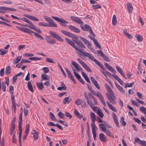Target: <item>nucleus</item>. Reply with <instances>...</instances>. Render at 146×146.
<instances>
[{"label":"nucleus","instance_id":"obj_1","mask_svg":"<svg viewBox=\"0 0 146 146\" xmlns=\"http://www.w3.org/2000/svg\"><path fill=\"white\" fill-rule=\"evenodd\" d=\"M65 39L69 44L72 46L76 50H77V51L76 52L79 55V56L82 59H84L81 56H85L87 57L90 54L85 50L83 51V50H81L78 49L75 43L70 40L68 38H66Z\"/></svg>","mask_w":146,"mask_h":146},{"label":"nucleus","instance_id":"obj_2","mask_svg":"<svg viewBox=\"0 0 146 146\" xmlns=\"http://www.w3.org/2000/svg\"><path fill=\"white\" fill-rule=\"evenodd\" d=\"M87 57L92 61L94 62L98 65L102 69V70H100V71L105 76V77H107V76L106 75V73L107 71L104 68V66L97 60H96L94 57L91 54H90Z\"/></svg>","mask_w":146,"mask_h":146},{"label":"nucleus","instance_id":"obj_3","mask_svg":"<svg viewBox=\"0 0 146 146\" xmlns=\"http://www.w3.org/2000/svg\"><path fill=\"white\" fill-rule=\"evenodd\" d=\"M43 18L45 21L48 23V25L50 27H57V26L55 22L52 20V19L50 17L44 15L43 16Z\"/></svg>","mask_w":146,"mask_h":146},{"label":"nucleus","instance_id":"obj_4","mask_svg":"<svg viewBox=\"0 0 146 146\" xmlns=\"http://www.w3.org/2000/svg\"><path fill=\"white\" fill-rule=\"evenodd\" d=\"M51 17L55 21L60 23V24L64 27H66L68 22L63 19L57 17L52 16Z\"/></svg>","mask_w":146,"mask_h":146},{"label":"nucleus","instance_id":"obj_5","mask_svg":"<svg viewBox=\"0 0 146 146\" xmlns=\"http://www.w3.org/2000/svg\"><path fill=\"white\" fill-rule=\"evenodd\" d=\"M93 94L95 96H97L100 99L101 102L104 106H106V105L105 102L104 101L102 94L98 92H93Z\"/></svg>","mask_w":146,"mask_h":146},{"label":"nucleus","instance_id":"obj_6","mask_svg":"<svg viewBox=\"0 0 146 146\" xmlns=\"http://www.w3.org/2000/svg\"><path fill=\"white\" fill-rule=\"evenodd\" d=\"M49 33L54 38L62 42H63V40L62 38L58 35L55 32L50 31Z\"/></svg>","mask_w":146,"mask_h":146},{"label":"nucleus","instance_id":"obj_7","mask_svg":"<svg viewBox=\"0 0 146 146\" xmlns=\"http://www.w3.org/2000/svg\"><path fill=\"white\" fill-rule=\"evenodd\" d=\"M61 31L64 35L76 39L78 38V37L76 35L66 31L62 30Z\"/></svg>","mask_w":146,"mask_h":146},{"label":"nucleus","instance_id":"obj_8","mask_svg":"<svg viewBox=\"0 0 146 146\" xmlns=\"http://www.w3.org/2000/svg\"><path fill=\"white\" fill-rule=\"evenodd\" d=\"M45 38L47 42L50 44H53L56 42L55 39L52 38L50 36H46Z\"/></svg>","mask_w":146,"mask_h":146},{"label":"nucleus","instance_id":"obj_9","mask_svg":"<svg viewBox=\"0 0 146 146\" xmlns=\"http://www.w3.org/2000/svg\"><path fill=\"white\" fill-rule=\"evenodd\" d=\"M107 96L109 100L111 103L113 104H115L116 102L115 100L116 99V97L114 94L111 95L107 94Z\"/></svg>","mask_w":146,"mask_h":146},{"label":"nucleus","instance_id":"obj_10","mask_svg":"<svg viewBox=\"0 0 146 146\" xmlns=\"http://www.w3.org/2000/svg\"><path fill=\"white\" fill-rule=\"evenodd\" d=\"M99 128L100 130H102V128H106L107 127L109 128H110V125L106 122L105 121L103 122L102 123L98 125Z\"/></svg>","mask_w":146,"mask_h":146},{"label":"nucleus","instance_id":"obj_11","mask_svg":"<svg viewBox=\"0 0 146 146\" xmlns=\"http://www.w3.org/2000/svg\"><path fill=\"white\" fill-rule=\"evenodd\" d=\"M16 28L18 30L23 31L24 32L29 33H33L32 31L27 28L22 27H19L16 26Z\"/></svg>","mask_w":146,"mask_h":146},{"label":"nucleus","instance_id":"obj_12","mask_svg":"<svg viewBox=\"0 0 146 146\" xmlns=\"http://www.w3.org/2000/svg\"><path fill=\"white\" fill-rule=\"evenodd\" d=\"M65 70L67 74L68 77L70 78L71 80L73 81V82L74 83H76V82L75 79L74 78L72 74H71L70 71L69 70L66 68H65Z\"/></svg>","mask_w":146,"mask_h":146},{"label":"nucleus","instance_id":"obj_13","mask_svg":"<svg viewBox=\"0 0 146 146\" xmlns=\"http://www.w3.org/2000/svg\"><path fill=\"white\" fill-rule=\"evenodd\" d=\"M72 64L75 67L78 72L80 71H82L83 70L82 68L76 62L72 61L71 62Z\"/></svg>","mask_w":146,"mask_h":146},{"label":"nucleus","instance_id":"obj_14","mask_svg":"<svg viewBox=\"0 0 146 146\" xmlns=\"http://www.w3.org/2000/svg\"><path fill=\"white\" fill-rule=\"evenodd\" d=\"M80 38L84 42V44L86 45L87 46L88 48L91 47V43L87 40L82 36H80Z\"/></svg>","mask_w":146,"mask_h":146},{"label":"nucleus","instance_id":"obj_15","mask_svg":"<svg viewBox=\"0 0 146 146\" xmlns=\"http://www.w3.org/2000/svg\"><path fill=\"white\" fill-rule=\"evenodd\" d=\"M135 142L140 144L142 146H146V142L145 141L141 140L139 138L135 139Z\"/></svg>","mask_w":146,"mask_h":146},{"label":"nucleus","instance_id":"obj_16","mask_svg":"<svg viewBox=\"0 0 146 146\" xmlns=\"http://www.w3.org/2000/svg\"><path fill=\"white\" fill-rule=\"evenodd\" d=\"M6 88L5 83L3 81L1 83V79H0V91L2 90L3 92H5Z\"/></svg>","mask_w":146,"mask_h":146},{"label":"nucleus","instance_id":"obj_17","mask_svg":"<svg viewBox=\"0 0 146 146\" xmlns=\"http://www.w3.org/2000/svg\"><path fill=\"white\" fill-rule=\"evenodd\" d=\"M68 27L72 31L78 33L80 32V31L79 29L73 26L70 25L68 26Z\"/></svg>","mask_w":146,"mask_h":146},{"label":"nucleus","instance_id":"obj_18","mask_svg":"<svg viewBox=\"0 0 146 146\" xmlns=\"http://www.w3.org/2000/svg\"><path fill=\"white\" fill-rule=\"evenodd\" d=\"M116 68L117 71L119 73L123 76V77L125 79H127V78L126 77L125 74L124 73L123 70L119 66H116Z\"/></svg>","mask_w":146,"mask_h":146},{"label":"nucleus","instance_id":"obj_19","mask_svg":"<svg viewBox=\"0 0 146 146\" xmlns=\"http://www.w3.org/2000/svg\"><path fill=\"white\" fill-rule=\"evenodd\" d=\"M24 16L28 19L32 21H39V20L37 18L33 16H32L29 15H24Z\"/></svg>","mask_w":146,"mask_h":146},{"label":"nucleus","instance_id":"obj_20","mask_svg":"<svg viewBox=\"0 0 146 146\" xmlns=\"http://www.w3.org/2000/svg\"><path fill=\"white\" fill-rule=\"evenodd\" d=\"M85 98L87 100L88 104L90 107H92V105L94 104L92 102V100L90 98H89L86 95V93L85 92L84 93Z\"/></svg>","mask_w":146,"mask_h":146},{"label":"nucleus","instance_id":"obj_21","mask_svg":"<svg viewBox=\"0 0 146 146\" xmlns=\"http://www.w3.org/2000/svg\"><path fill=\"white\" fill-rule=\"evenodd\" d=\"M112 115L113 120L115 122V123L116 124L117 127L119 128V125L117 116L114 113H112Z\"/></svg>","mask_w":146,"mask_h":146},{"label":"nucleus","instance_id":"obj_22","mask_svg":"<svg viewBox=\"0 0 146 146\" xmlns=\"http://www.w3.org/2000/svg\"><path fill=\"white\" fill-rule=\"evenodd\" d=\"M74 41L76 44L77 45H78L82 48H85L86 46L85 45L79 40H74Z\"/></svg>","mask_w":146,"mask_h":146},{"label":"nucleus","instance_id":"obj_23","mask_svg":"<svg viewBox=\"0 0 146 146\" xmlns=\"http://www.w3.org/2000/svg\"><path fill=\"white\" fill-rule=\"evenodd\" d=\"M106 103L107 105L111 110L113 111H114V112H117V110L116 108L114 106L110 104L109 102L107 101Z\"/></svg>","mask_w":146,"mask_h":146},{"label":"nucleus","instance_id":"obj_24","mask_svg":"<svg viewBox=\"0 0 146 146\" xmlns=\"http://www.w3.org/2000/svg\"><path fill=\"white\" fill-rule=\"evenodd\" d=\"M28 24H25L23 25V26L27 27L31 29H35V25L32 23L30 21H29V23H28Z\"/></svg>","mask_w":146,"mask_h":146},{"label":"nucleus","instance_id":"obj_25","mask_svg":"<svg viewBox=\"0 0 146 146\" xmlns=\"http://www.w3.org/2000/svg\"><path fill=\"white\" fill-rule=\"evenodd\" d=\"M115 85L118 90L124 94H125V91L123 88L120 86L117 83L115 82Z\"/></svg>","mask_w":146,"mask_h":146},{"label":"nucleus","instance_id":"obj_26","mask_svg":"<svg viewBox=\"0 0 146 146\" xmlns=\"http://www.w3.org/2000/svg\"><path fill=\"white\" fill-rule=\"evenodd\" d=\"M70 19L73 21L79 24H80L82 22V21L80 19L76 17L73 16H71L70 17Z\"/></svg>","mask_w":146,"mask_h":146},{"label":"nucleus","instance_id":"obj_27","mask_svg":"<svg viewBox=\"0 0 146 146\" xmlns=\"http://www.w3.org/2000/svg\"><path fill=\"white\" fill-rule=\"evenodd\" d=\"M102 129V130L105 132L108 135L113 138V136L111 134V133L109 130L108 129H107L106 128H103Z\"/></svg>","mask_w":146,"mask_h":146},{"label":"nucleus","instance_id":"obj_28","mask_svg":"<svg viewBox=\"0 0 146 146\" xmlns=\"http://www.w3.org/2000/svg\"><path fill=\"white\" fill-rule=\"evenodd\" d=\"M31 133L33 135V137L34 139H37L38 138V132L35 130H33L32 132Z\"/></svg>","mask_w":146,"mask_h":146},{"label":"nucleus","instance_id":"obj_29","mask_svg":"<svg viewBox=\"0 0 146 146\" xmlns=\"http://www.w3.org/2000/svg\"><path fill=\"white\" fill-rule=\"evenodd\" d=\"M104 65L110 71L114 73H115L116 72L115 70L108 63H105Z\"/></svg>","mask_w":146,"mask_h":146},{"label":"nucleus","instance_id":"obj_30","mask_svg":"<svg viewBox=\"0 0 146 146\" xmlns=\"http://www.w3.org/2000/svg\"><path fill=\"white\" fill-rule=\"evenodd\" d=\"M91 127L92 133H96V130L97 129V127L94 122L91 123Z\"/></svg>","mask_w":146,"mask_h":146},{"label":"nucleus","instance_id":"obj_31","mask_svg":"<svg viewBox=\"0 0 146 146\" xmlns=\"http://www.w3.org/2000/svg\"><path fill=\"white\" fill-rule=\"evenodd\" d=\"M99 137L100 140L104 142L106 141V138L105 135L103 133H100L99 135Z\"/></svg>","mask_w":146,"mask_h":146},{"label":"nucleus","instance_id":"obj_32","mask_svg":"<svg viewBox=\"0 0 146 146\" xmlns=\"http://www.w3.org/2000/svg\"><path fill=\"white\" fill-rule=\"evenodd\" d=\"M126 5L129 12L130 13H131L133 10V7L131 4L129 3H128Z\"/></svg>","mask_w":146,"mask_h":146},{"label":"nucleus","instance_id":"obj_33","mask_svg":"<svg viewBox=\"0 0 146 146\" xmlns=\"http://www.w3.org/2000/svg\"><path fill=\"white\" fill-rule=\"evenodd\" d=\"M74 113L76 116L78 118H82L83 117L82 115L76 109H74Z\"/></svg>","mask_w":146,"mask_h":146},{"label":"nucleus","instance_id":"obj_34","mask_svg":"<svg viewBox=\"0 0 146 146\" xmlns=\"http://www.w3.org/2000/svg\"><path fill=\"white\" fill-rule=\"evenodd\" d=\"M90 117L92 122H94L96 119V116L95 114L93 112H91L90 113Z\"/></svg>","mask_w":146,"mask_h":146},{"label":"nucleus","instance_id":"obj_35","mask_svg":"<svg viewBox=\"0 0 146 146\" xmlns=\"http://www.w3.org/2000/svg\"><path fill=\"white\" fill-rule=\"evenodd\" d=\"M42 79L41 80V81H42L43 80H49L50 77L48 76L45 74H43L41 75Z\"/></svg>","mask_w":146,"mask_h":146},{"label":"nucleus","instance_id":"obj_36","mask_svg":"<svg viewBox=\"0 0 146 146\" xmlns=\"http://www.w3.org/2000/svg\"><path fill=\"white\" fill-rule=\"evenodd\" d=\"M123 34L126 36L129 39H131L132 38V36L128 33L126 30H123Z\"/></svg>","mask_w":146,"mask_h":146},{"label":"nucleus","instance_id":"obj_37","mask_svg":"<svg viewBox=\"0 0 146 146\" xmlns=\"http://www.w3.org/2000/svg\"><path fill=\"white\" fill-rule=\"evenodd\" d=\"M32 32H33V33H30V34L34 33V34L35 35V36L37 38H39L41 40H44V38L42 37L40 35L38 34L37 33H36L33 32V31H32Z\"/></svg>","mask_w":146,"mask_h":146},{"label":"nucleus","instance_id":"obj_38","mask_svg":"<svg viewBox=\"0 0 146 146\" xmlns=\"http://www.w3.org/2000/svg\"><path fill=\"white\" fill-rule=\"evenodd\" d=\"M58 116L61 119L64 120L65 119V115L61 111H59L57 113Z\"/></svg>","mask_w":146,"mask_h":146},{"label":"nucleus","instance_id":"obj_39","mask_svg":"<svg viewBox=\"0 0 146 146\" xmlns=\"http://www.w3.org/2000/svg\"><path fill=\"white\" fill-rule=\"evenodd\" d=\"M37 86L39 90H42L43 88V85L42 82H37Z\"/></svg>","mask_w":146,"mask_h":146},{"label":"nucleus","instance_id":"obj_40","mask_svg":"<svg viewBox=\"0 0 146 146\" xmlns=\"http://www.w3.org/2000/svg\"><path fill=\"white\" fill-rule=\"evenodd\" d=\"M27 86L29 90L32 92H33L32 85L30 81H29L27 83Z\"/></svg>","mask_w":146,"mask_h":146},{"label":"nucleus","instance_id":"obj_41","mask_svg":"<svg viewBox=\"0 0 146 146\" xmlns=\"http://www.w3.org/2000/svg\"><path fill=\"white\" fill-rule=\"evenodd\" d=\"M117 23V21L116 19V16L115 15L113 16L112 19V24L113 26L116 25Z\"/></svg>","mask_w":146,"mask_h":146},{"label":"nucleus","instance_id":"obj_42","mask_svg":"<svg viewBox=\"0 0 146 146\" xmlns=\"http://www.w3.org/2000/svg\"><path fill=\"white\" fill-rule=\"evenodd\" d=\"M21 56H18L16 59L13 60V63L14 64L17 63L21 60Z\"/></svg>","mask_w":146,"mask_h":146},{"label":"nucleus","instance_id":"obj_43","mask_svg":"<svg viewBox=\"0 0 146 146\" xmlns=\"http://www.w3.org/2000/svg\"><path fill=\"white\" fill-rule=\"evenodd\" d=\"M82 29L84 31H88L91 29L90 27L87 25H85L84 26L82 27Z\"/></svg>","mask_w":146,"mask_h":146},{"label":"nucleus","instance_id":"obj_44","mask_svg":"<svg viewBox=\"0 0 146 146\" xmlns=\"http://www.w3.org/2000/svg\"><path fill=\"white\" fill-rule=\"evenodd\" d=\"M96 113L100 118L102 117L104 115V114L101 110L99 109H98L96 111Z\"/></svg>","mask_w":146,"mask_h":146},{"label":"nucleus","instance_id":"obj_45","mask_svg":"<svg viewBox=\"0 0 146 146\" xmlns=\"http://www.w3.org/2000/svg\"><path fill=\"white\" fill-rule=\"evenodd\" d=\"M49 116L50 119L53 121H57L55 117L54 114L52 112H50L49 113Z\"/></svg>","mask_w":146,"mask_h":146},{"label":"nucleus","instance_id":"obj_46","mask_svg":"<svg viewBox=\"0 0 146 146\" xmlns=\"http://www.w3.org/2000/svg\"><path fill=\"white\" fill-rule=\"evenodd\" d=\"M135 36L137 40L139 42H142L143 40V37L142 36L139 35H135Z\"/></svg>","mask_w":146,"mask_h":146},{"label":"nucleus","instance_id":"obj_47","mask_svg":"<svg viewBox=\"0 0 146 146\" xmlns=\"http://www.w3.org/2000/svg\"><path fill=\"white\" fill-rule=\"evenodd\" d=\"M69 96L64 98L63 101L64 104H66V103L68 104L70 102V101L69 100Z\"/></svg>","mask_w":146,"mask_h":146},{"label":"nucleus","instance_id":"obj_48","mask_svg":"<svg viewBox=\"0 0 146 146\" xmlns=\"http://www.w3.org/2000/svg\"><path fill=\"white\" fill-rule=\"evenodd\" d=\"M46 61L48 63H54L55 62L54 60L52 58H48L46 57Z\"/></svg>","mask_w":146,"mask_h":146},{"label":"nucleus","instance_id":"obj_49","mask_svg":"<svg viewBox=\"0 0 146 146\" xmlns=\"http://www.w3.org/2000/svg\"><path fill=\"white\" fill-rule=\"evenodd\" d=\"M11 67L10 66H7L6 69L5 73V74L8 75L10 74L11 72Z\"/></svg>","mask_w":146,"mask_h":146},{"label":"nucleus","instance_id":"obj_50","mask_svg":"<svg viewBox=\"0 0 146 146\" xmlns=\"http://www.w3.org/2000/svg\"><path fill=\"white\" fill-rule=\"evenodd\" d=\"M29 124L26 125L25 130V134L28 135L29 131Z\"/></svg>","mask_w":146,"mask_h":146},{"label":"nucleus","instance_id":"obj_51","mask_svg":"<svg viewBox=\"0 0 146 146\" xmlns=\"http://www.w3.org/2000/svg\"><path fill=\"white\" fill-rule=\"evenodd\" d=\"M78 106L80 105L82 103V101L80 99L76 100L74 102Z\"/></svg>","mask_w":146,"mask_h":146},{"label":"nucleus","instance_id":"obj_52","mask_svg":"<svg viewBox=\"0 0 146 146\" xmlns=\"http://www.w3.org/2000/svg\"><path fill=\"white\" fill-rule=\"evenodd\" d=\"M2 9L4 10H7V11H16V10L14 8L7 7H3Z\"/></svg>","mask_w":146,"mask_h":146},{"label":"nucleus","instance_id":"obj_53","mask_svg":"<svg viewBox=\"0 0 146 146\" xmlns=\"http://www.w3.org/2000/svg\"><path fill=\"white\" fill-rule=\"evenodd\" d=\"M38 25L40 26L44 27H49L48 24L44 22H40L38 23Z\"/></svg>","mask_w":146,"mask_h":146},{"label":"nucleus","instance_id":"obj_54","mask_svg":"<svg viewBox=\"0 0 146 146\" xmlns=\"http://www.w3.org/2000/svg\"><path fill=\"white\" fill-rule=\"evenodd\" d=\"M41 59V57H33L29 58V59L32 60H40Z\"/></svg>","mask_w":146,"mask_h":146},{"label":"nucleus","instance_id":"obj_55","mask_svg":"<svg viewBox=\"0 0 146 146\" xmlns=\"http://www.w3.org/2000/svg\"><path fill=\"white\" fill-rule=\"evenodd\" d=\"M72 70L73 71L74 74L75 76L78 80L79 79L81 78L80 75L76 72L75 70L74 69L72 68Z\"/></svg>","mask_w":146,"mask_h":146},{"label":"nucleus","instance_id":"obj_56","mask_svg":"<svg viewBox=\"0 0 146 146\" xmlns=\"http://www.w3.org/2000/svg\"><path fill=\"white\" fill-rule=\"evenodd\" d=\"M15 126H14V125H11V128L10 129V135H11L15 129Z\"/></svg>","mask_w":146,"mask_h":146},{"label":"nucleus","instance_id":"obj_57","mask_svg":"<svg viewBox=\"0 0 146 146\" xmlns=\"http://www.w3.org/2000/svg\"><path fill=\"white\" fill-rule=\"evenodd\" d=\"M22 113H21L19 115V120L18 124H22Z\"/></svg>","mask_w":146,"mask_h":146},{"label":"nucleus","instance_id":"obj_58","mask_svg":"<svg viewBox=\"0 0 146 146\" xmlns=\"http://www.w3.org/2000/svg\"><path fill=\"white\" fill-rule=\"evenodd\" d=\"M140 110L143 113H144L145 115H146V109L144 107H142L139 108Z\"/></svg>","mask_w":146,"mask_h":146},{"label":"nucleus","instance_id":"obj_59","mask_svg":"<svg viewBox=\"0 0 146 146\" xmlns=\"http://www.w3.org/2000/svg\"><path fill=\"white\" fill-rule=\"evenodd\" d=\"M7 52V51L3 50L2 49H0V55H4Z\"/></svg>","mask_w":146,"mask_h":146},{"label":"nucleus","instance_id":"obj_60","mask_svg":"<svg viewBox=\"0 0 146 146\" xmlns=\"http://www.w3.org/2000/svg\"><path fill=\"white\" fill-rule=\"evenodd\" d=\"M18 128H19V135H21L22 132V124H18Z\"/></svg>","mask_w":146,"mask_h":146},{"label":"nucleus","instance_id":"obj_61","mask_svg":"<svg viewBox=\"0 0 146 146\" xmlns=\"http://www.w3.org/2000/svg\"><path fill=\"white\" fill-rule=\"evenodd\" d=\"M134 85L133 82L131 83H127L125 85V87L126 88L127 87H132Z\"/></svg>","mask_w":146,"mask_h":146},{"label":"nucleus","instance_id":"obj_62","mask_svg":"<svg viewBox=\"0 0 146 146\" xmlns=\"http://www.w3.org/2000/svg\"><path fill=\"white\" fill-rule=\"evenodd\" d=\"M42 69L43 70V72L44 73H47L49 71V69L48 67H43L42 68Z\"/></svg>","mask_w":146,"mask_h":146},{"label":"nucleus","instance_id":"obj_63","mask_svg":"<svg viewBox=\"0 0 146 146\" xmlns=\"http://www.w3.org/2000/svg\"><path fill=\"white\" fill-rule=\"evenodd\" d=\"M94 9H96L101 8V6L98 5H93L92 7Z\"/></svg>","mask_w":146,"mask_h":146},{"label":"nucleus","instance_id":"obj_64","mask_svg":"<svg viewBox=\"0 0 146 146\" xmlns=\"http://www.w3.org/2000/svg\"><path fill=\"white\" fill-rule=\"evenodd\" d=\"M77 59L78 62L82 66L85 64V63L80 58H78Z\"/></svg>","mask_w":146,"mask_h":146}]
</instances>
